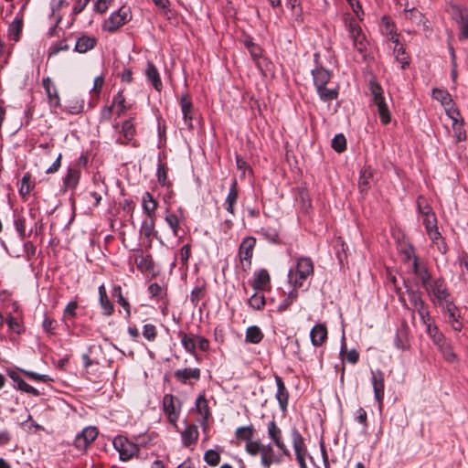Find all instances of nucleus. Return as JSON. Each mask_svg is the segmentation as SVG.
<instances>
[{"label":"nucleus","instance_id":"nucleus-58","mask_svg":"<svg viewBox=\"0 0 468 468\" xmlns=\"http://www.w3.org/2000/svg\"><path fill=\"white\" fill-rule=\"evenodd\" d=\"M30 175L28 173L25 174L21 179V186L19 188V193L21 196L25 197L30 193L31 185H30Z\"/></svg>","mask_w":468,"mask_h":468},{"label":"nucleus","instance_id":"nucleus-46","mask_svg":"<svg viewBox=\"0 0 468 468\" xmlns=\"http://www.w3.org/2000/svg\"><path fill=\"white\" fill-rule=\"evenodd\" d=\"M112 295L117 297V303L126 311L127 317L131 315L130 304L128 301L122 296V288L120 285L113 287Z\"/></svg>","mask_w":468,"mask_h":468},{"label":"nucleus","instance_id":"nucleus-30","mask_svg":"<svg viewBox=\"0 0 468 468\" xmlns=\"http://www.w3.org/2000/svg\"><path fill=\"white\" fill-rule=\"evenodd\" d=\"M178 336L181 339V344L184 347V349L188 352L189 354L193 355L194 356H197L196 348H197V340L196 335H187L185 332L180 331L178 333Z\"/></svg>","mask_w":468,"mask_h":468},{"label":"nucleus","instance_id":"nucleus-41","mask_svg":"<svg viewBox=\"0 0 468 468\" xmlns=\"http://www.w3.org/2000/svg\"><path fill=\"white\" fill-rule=\"evenodd\" d=\"M316 91L324 101H330L337 98L338 92L335 88H327L326 85L316 88Z\"/></svg>","mask_w":468,"mask_h":468},{"label":"nucleus","instance_id":"nucleus-28","mask_svg":"<svg viewBox=\"0 0 468 468\" xmlns=\"http://www.w3.org/2000/svg\"><path fill=\"white\" fill-rule=\"evenodd\" d=\"M97 39L94 37L83 35L80 37L75 45V50L79 53H85L94 48Z\"/></svg>","mask_w":468,"mask_h":468},{"label":"nucleus","instance_id":"nucleus-38","mask_svg":"<svg viewBox=\"0 0 468 468\" xmlns=\"http://www.w3.org/2000/svg\"><path fill=\"white\" fill-rule=\"evenodd\" d=\"M263 338V333L260 327L252 325L247 328L245 340L250 344H259Z\"/></svg>","mask_w":468,"mask_h":468},{"label":"nucleus","instance_id":"nucleus-48","mask_svg":"<svg viewBox=\"0 0 468 468\" xmlns=\"http://www.w3.org/2000/svg\"><path fill=\"white\" fill-rule=\"evenodd\" d=\"M417 208L420 217L435 214L426 198L422 196H420L417 199Z\"/></svg>","mask_w":468,"mask_h":468},{"label":"nucleus","instance_id":"nucleus-36","mask_svg":"<svg viewBox=\"0 0 468 468\" xmlns=\"http://www.w3.org/2000/svg\"><path fill=\"white\" fill-rule=\"evenodd\" d=\"M452 127L453 134L458 142L464 141L466 139V130L464 119H452Z\"/></svg>","mask_w":468,"mask_h":468},{"label":"nucleus","instance_id":"nucleus-12","mask_svg":"<svg viewBox=\"0 0 468 468\" xmlns=\"http://www.w3.org/2000/svg\"><path fill=\"white\" fill-rule=\"evenodd\" d=\"M133 108V103L128 101L123 95V91H118L112 98L111 112L118 116L128 113Z\"/></svg>","mask_w":468,"mask_h":468},{"label":"nucleus","instance_id":"nucleus-25","mask_svg":"<svg viewBox=\"0 0 468 468\" xmlns=\"http://www.w3.org/2000/svg\"><path fill=\"white\" fill-rule=\"evenodd\" d=\"M198 430L197 427L194 424L188 425L182 432V443L185 447H189L192 444H195L198 439Z\"/></svg>","mask_w":468,"mask_h":468},{"label":"nucleus","instance_id":"nucleus-57","mask_svg":"<svg viewBox=\"0 0 468 468\" xmlns=\"http://www.w3.org/2000/svg\"><path fill=\"white\" fill-rule=\"evenodd\" d=\"M16 388L35 397H38L40 395L37 388L27 384L23 378L19 379Z\"/></svg>","mask_w":468,"mask_h":468},{"label":"nucleus","instance_id":"nucleus-18","mask_svg":"<svg viewBox=\"0 0 468 468\" xmlns=\"http://www.w3.org/2000/svg\"><path fill=\"white\" fill-rule=\"evenodd\" d=\"M255 245L256 239L253 237H247L242 240L239 248V256L241 261H246L250 264Z\"/></svg>","mask_w":468,"mask_h":468},{"label":"nucleus","instance_id":"nucleus-11","mask_svg":"<svg viewBox=\"0 0 468 468\" xmlns=\"http://www.w3.org/2000/svg\"><path fill=\"white\" fill-rule=\"evenodd\" d=\"M432 98L441 102L448 117H453L454 114H459L457 109L454 107L452 97L447 90L433 89Z\"/></svg>","mask_w":468,"mask_h":468},{"label":"nucleus","instance_id":"nucleus-54","mask_svg":"<svg viewBox=\"0 0 468 468\" xmlns=\"http://www.w3.org/2000/svg\"><path fill=\"white\" fill-rule=\"evenodd\" d=\"M409 298H410V304L413 306V308L418 311L420 309H421L422 307L426 306L420 292H414V291H410L409 292Z\"/></svg>","mask_w":468,"mask_h":468},{"label":"nucleus","instance_id":"nucleus-29","mask_svg":"<svg viewBox=\"0 0 468 468\" xmlns=\"http://www.w3.org/2000/svg\"><path fill=\"white\" fill-rule=\"evenodd\" d=\"M280 459L275 456L273 448L271 445H263L261 452V463L263 467L270 468L273 463H279Z\"/></svg>","mask_w":468,"mask_h":468},{"label":"nucleus","instance_id":"nucleus-1","mask_svg":"<svg viewBox=\"0 0 468 468\" xmlns=\"http://www.w3.org/2000/svg\"><path fill=\"white\" fill-rule=\"evenodd\" d=\"M314 271L312 260L309 257H300L297 259L296 265L290 268L288 271V282L294 288H302L308 278L314 275Z\"/></svg>","mask_w":468,"mask_h":468},{"label":"nucleus","instance_id":"nucleus-32","mask_svg":"<svg viewBox=\"0 0 468 468\" xmlns=\"http://www.w3.org/2000/svg\"><path fill=\"white\" fill-rule=\"evenodd\" d=\"M382 33L386 35L389 40L399 44V36L395 30V25L389 20L388 17L384 16L382 18Z\"/></svg>","mask_w":468,"mask_h":468},{"label":"nucleus","instance_id":"nucleus-3","mask_svg":"<svg viewBox=\"0 0 468 468\" xmlns=\"http://www.w3.org/2000/svg\"><path fill=\"white\" fill-rule=\"evenodd\" d=\"M425 290L435 304H441L442 303L449 302V292L443 280L437 279L431 281L430 284L425 287Z\"/></svg>","mask_w":468,"mask_h":468},{"label":"nucleus","instance_id":"nucleus-59","mask_svg":"<svg viewBox=\"0 0 468 468\" xmlns=\"http://www.w3.org/2000/svg\"><path fill=\"white\" fill-rule=\"evenodd\" d=\"M263 445L260 441L251 440L246 443V451L249 454L255 456L261 453Z\"/></svg>","mask_w":468,"mask_h":468},{"label":"nucleus","instance_id":"nucleus-6","mask_svg":"<svg viewBox=\"0 0 468 468\" xmlns=\"http://www.w3.org/2000/svg\"><path fill=\"white\" fill-rule=\"evenodd\" d=\"M292 440L296 460L300 468H307L305 461L308 456L307 448L302 434L296 429H292Z\"/></svg>","mask_w":468,"mask_h":468},{"label":"nucleus","instance_id":"nucleus-13","mask_svg":"<svg viewBox=\"0 0 468 468\" xmlns=\"http://www.w3.org/2000/svg\"><path fill=\"white\" fill-rule=\"evenodd\" d=\"M97 436L98 430L95 427H86L76 436L74 444L80 450H86Z\"/></svg>","mask_w":468,"mask_h":468},{"label":"nucleus","instance_id":"nucleus-9","mask_svg":"<svg viewBox=\"0 0 468 468\" xmlns=\"http://www.w3.org/2000/svg\"><path fill=\"white\" fill-rule=\"evenodd\" d=\"M185 219V210L182 207H178L176 211L166 210L165 220L171 229L174 237H180V226Z\"/></svg>","mask_w":468,"mask_h":468},{"label":"nucleus","instance_id":"nucleus-27","mask_svg":"<svg viewBox=\"0 0 468 468\" xmlns=\"http://www.w3.org/2000/svg\"><path fill=\"white\" fill-rule=\"evenodd\" d=\"M135 264L138 270L143 273H152L154 271V261L150 255L139 254L135 257Z\"/></svg>","mask_w":468,"mask_h":468},{"label":"nucleus","instance_id":"nucleus-23","mask_svg":"<svg viewBox=\"0 0 468 468\" xmlns=\"http://www.w3.org/2000/svg\"><path fill=\"white\" fill-rule=\"evenodd\" d=\"M238 197H239L238 182H237V179L234 178L232 180L229 191V193L226 197V199L224 201L225 209L232 215L235 214L234 206L237 203Z\"/></svg>","mask_w":468,"mask_h":468},{"label":"nucleus","instance_id":"nucleus-56","mask_svg":"<svg viewBox=\"0 0 468 468\" xmlns=\"http://www.w3.org/2000/svg\"><path fill=\"white\" fill-rule=\"evenodd\" d=\"M77 308H78V302L77 301H71L69 302L67 306L64 309L63 312V318L65 320L67 319H73L77 315Z\"/></svg>","mask_w":468,"mask_h":468},{"label":"nucleus","instance_id":"nucleus-61","mask_svg":"<svg viewBox=\"0 0 468 468\" xmlns=\"http://www.w3.org/2000/svg\"><path fill=\"white\" fill-rule=\"evenodd\" d=\"M113 1L114 0H96L94 3V11L100 14L105 13Z\"/></svg>","mask_w":468,"mask_h":468},{"label":"nucleus","instance_id":"nucleus-35","mask_svg":"<svg viewBox=\"0 0 468 468\" xmlns=\"http://www.w3.org/2000/svg\"><path fill=\"white\" fill-rule=\"evenodd\" d=\"M84 103L77 99H72L65 101L63 105L62 112L71 115L79 114L82 112Z\"/></svg>","mask_w":468,"mask_h":468},{"label":"nucleus","instance_id":"nucleus-49","mask_svg":"<svg viewBox=\"0 0 468 468\" xmlns=\"http://www.w3.org/2000/svg\"><path fill=\"white\" fill-rule=\"evenodd\" d=\"M445 303L444 314L447 317V323L458 320L460 318V314L458 313L457 307L450 301Z\"/></svg>","mask_w":468,"mask_h":468},{"label":"nucleus","instance_id":"nucleus-53","mask_svg":"<svg viewBox=\"0 0 468 468\" xmlns=\"http://www.w3.org/2000/svg\"><path fill=\"white\" fill-rule=\"evenodd\" d=\"M204 461L210 466H217L220 463V454L214 450H207L204 454Z\"/></svg>","mask_w":468,"mask_h":468},{"label":"nucleus","instance_id":"nucleus-21","mask_svg":"<svg viewBox=\"0 0 468 468\" xmlns=\"http://www.w3.org/2000/svg\"><path fill=\"white\" fill-rule=\"evenodd\" d=\"M174 376L177 381L186 384L190 379L198 380L200 378L201 372L197 367H186L183 369L176 370Z\"/></svg>","mask_w":468,"mask_h":468},{"label":"nucleus","instance_id":"nucleus-50","mask_svg":"<svg viewBox=\"0 0 468 468\" xmlns=\"http://www.w3.org/2000/svg\"><path fill=\"white\" fill-rule=\"evenodd\" d=\"M332 148L337 153H342L346 150V140L344 134L338 133L333 138Z\"/></svg>","mask_w":468,"mask_h":468},{"label":"nucleus","instance_id":"nucleus-64","mask_svg":"<svg viewBox=\"0 0 468 468\" xmlns=\"http://www.w3.org/2000/svg\"><path fill=\"white\" fill-rule=\"evenodd\" d=\"M356 420L363 426V431H365L367 428V411L363 408H359L356 411Z\"/></svg>","mask_w":468,"mask_h":468},{"label":"nucleus","instance_id":"nucleus-4","mask_svg":"<svg viewBox=\"0 0 468 468\" xmlns=\"http://www.w3.org/2000/svg\"><path fill=\"white\" fill-rule=\"evenodd\" d=\"M37 210L35 208L29 209V217L31 222H28V219L24 216H18L15 219V228L18 236L21 239H25L28 237L34 230V228L37 227L36 215Z\"/></svg>","mask_w":468,"mask_h":468},{"label":"nucleus","instance_id":"nucleus-10","mask_svg":"<svg viewBox=\"0 0 468 468\" xmlns=\"http://www.w3.org/2000/svg\"><path fill=\"white\" fill-rule=\"evenodd\" d=\"M371 382L374 390V397L378 404V408L381 410L384 399V390H385V380H384V373L380 370H372L371 371Z\"/></svg>","mask_w":468,"mask_h":468},{"label":"nucleus","instance_id":"nucleus-26","mask_svg":"<svg viewBox=\"0 0 468 468\" xmlns=\"http://www.w3.org/2000/svg\"><path fill=\"white\" fill-rule=\"evenodd\" d=\"M312 75L315 88L325 86L331 79V72L323 67L313 69Z\"/></svg>","mask_w":468,"mask_h":468},{"label":"nucleus","instance_id":"nucleus-55","mask_svg":"<svg viewBox=\"0 0 468 468\" xmlns=\"http://www.w3.org/2000/svg\"><path fill=\"white\" fill-rule=\"evenodd\" d=\"M157 181L162 186H170V182L167 179V167L165 164L159 163L157 168Z\"/></svg>","mask_w":468,"mask_h":468},{"label":"nucleus","instance_id":"nucleus-52","mask_svg":"<svg viewBox=\"0 0 468 468\" xmlns=\"http://www.w3.org/2000/svg\"><path fill=\"white\" fill-rule=\"evenodd\" d=\"M179 104L183 117H189L188 115L192 112L193 104L188 94H183L181 96Z\"/></svg>","mask_w":468,"mask_h":468},{"label":"nucleus","instance_id":"nucleus-8","mask_svg":"<svg viewBox=\"0 0 468 468\" xmlns=\"http://www.w3.org/2000/svg\"><path fill=\"white\" fill-rule=\"evenodd\" d=\"M369 89L380 117H390L388 106L383 97V90L380 85L372 80L369 82Z\"/></svg>","mask_w":468,"mask_h":468},{"label":"nucleus","instance_id":"nucleus-47","mask_svg":"<svg viewBox=\"0 0 468 468\" xmlns=\"http://www.w3.org/2000/svg\"><path fill=\"white\" fill-rule=\"evenodd\" d=\"M248 303L254 310H261L265 305V297L262 293L256 292L250 297Z\"/></svg>","mask_w":468,"mask_h":468},{"label":"nucleus","instance_id":"nucleus-31","mask_svg":"<svg viewBox=\"0 0 468 468\" xmlns=\"http://www.w3.org/2000/svg\"><path fill=\"white\" fill-rule=\"evenodd\" d=\"M148 80L152 83L156 90H161L163 84L159 76V72L155 66L152 62L147 63V69L145 71Z\"/></svg>","mask_w":468,"mask_h":468},{"label":"nucleus","instance_id":"nucleus-5","mask_svg":"<svg viewBox=\"0 0 468 468\" xmlns=\"http://www.w3.org/2000/svg\"><path fill=\"white\" fill-rule=\"evenodd\" d=\"M130 19V9L122 6L104 22L103 28L109 32H114L119 27L126 24Z\"/></svg>","mask_w":468,"mask_h":468},{"label":"nucleus","instance_id":"nucleus-39","mask_svg":"<svg viewBox=\"0 0 468 468\" xmlns=\"http://www.w3.org/2000/svg\"><path fill=\"white\" fill-rule=\"evenodd\" d=\"M353 48L355 50L357 51V53L360 56V58H357V61H367L368 60L367 41L366 37L353 42Z\"/></svg>","mask_w":468,"mask_h":468},{"label":"nucleus","instance_id":"nucleus-37","mask_svg":"<svg viewBox=\"0 0 468 468\" xmlns=\"http://www.w3.org/2000/svg\"><path fill=\"white\" fill-rule=\"evenodd\" d=\"M346 27L349 37L352 39L353 42L366 37L362 32L361 27L359 26L356 19H350Z\"/></svg>","mask_w":468,"mask_h":468},{"label":"nucleus","instance_id":"nucleus-19","mask_svg":"<svg viewBox=\"0 0 468 468\" xmlns=\"http://www.w3.org/2000/svg\"><path fill=\"white\" fill-rule=\"evenodd\" d=\"M456 22L460 30L458 39L463 42L468 39V9H458V14L456 15Z\"/></svg>","mask_w":468,"mask_h":468},{"label":"nucleus","instance_id":"nucleus-42","mask_svg":"<svg viewBox=\"0 0 468 468\" xmlns=\"http://www.w3.org/2000/svg\"><path fill=\"white\" fill-rule=\"evenodd\" d=\"M121 128H122V133L123 134L124 140L122 141L120 138V139H118V142H120L121 144H124L126 142L131 141L134 134V127H133V124L132 123V122L129 119L123 121Z\"/></svg>","mask_w":468,"mask_h":468},{"label":"nucleus","instance_id":"nucleus-40","mask_svg":"<svg viewBox=\"0 0 468 468\" xmlns=\"http://www.w3.org/2000/svg\"><path fill=\"white\" fill-rule=\"evenodd\" d=\"M254 428L252 425L239 427L236 430V437L238 440L245 441L246 443L252 440L254 436Z\"/></svg>","mask_w":468,"mask_h":468},{"label":"nucleus","instance_id":"nucleus-24","mask_svg":"<svg viewBox=\"0 0 468 468\" xmlns=\"http://www.w3.org/2000/svg\"><path fill=\"white\" fill-rule=\"evenodd\" d=\"M142 207L144 213L147 218H155V212L158 207V202L149 192H144L142 197Z\"/></svg>","mask_w":468,"mask_h":468},{"label":"nucleus","instance_id":"nucleus-43","mask_svg":"<svg viewBox=\"0 0 468 468\" xmlns=\"http://www.w3.org/2000/svg\"><path fill=\"white\" fill-rule=\"evenodd\" d=\"M438 350L447 362L454 363L458 361L457 355L453 352L452 346L449 342L439 347Z\"/></svg>","mask_w":468,"mask_h":468},{"label":"nucleus","instance_id":"nucleus-60","mask_svg":"<svg viewBox=\"0 0 468 468\" xmlns=\"http://www.w3.org/2000/svg\"><path fill=\"white\" fill-rule=\"evenodd\" d=\"M156 328L154 324H147L144 325L143 335L145 339L148 341H154L156 337Z\"/></svg>","mask_w":468,"mask_h":468},{"label":"nucleus","instance_id":"nucleus-33","mask_svg":"<svg viewBox=\"0 0 468 468\" xmlns=\"http://www.w3.org/2000/svg\"><path fill=\"white\" fill-rule=\"evenodd\" d=\"M413 271L415 275L421 281L422 286L427 287L431 281V276L425 267H420L418 262V258L414 257L413 260Z\"/></svg>","mask_w":468,"mask_h":468},{"label":"nucleus","instance_id":"nucleus-63","mask_svg":"<svg viewBox=\"0 0 468 468\" xmlns=\"http://www.w3.org/2000/svg\"><path fill=\"white\" fill-rule=\"evenodd\" d=\"M205 290L202 286H196L190 294V300L194 304H197L198 302L204 297Z\"/></svg>","mask_w":468,"mask_h":468},{"label":"nucleus","instance_id":"nucleus-34","mask_svg":"<svg viewBox=\"0 0 468 468\" xmlns=\"http://www.w3.org/2000/svg\"><path fill=\"white\" fill-rule=\"evenodd\" d=\"M197 411L202 416V424H205L210 415L207 400L204 395H199L196 399Z\"/></svg>","mask_w":468,"mask_h":468},{"label":"nucleus","instance_id":"nucleus-44","mask_svg":"<svg viewBox=\"0 0 468 468\" xmlns=\"http://www.w3.org/2000/svg\"><path fill=\"white\" fill-rule=\"evenodd\" d=\"M80 179V171L75 168H69L64 178V185L67 187L73 188L77 186Z\"/></svg>","mask_w":468,"mask_h":468},{"label":"nucleus","instance_id":"nucleus-45","mask_svg":"<svg viewBox=\"0 0 468 468\" xmlns=\"http://www.w3.org/2000/svg\"><path fill=\"white\" fill-rule=\"evenodd\" d=\"M23 24L21 20L15 19L8 28V37L14 41H18L22 32Z\"/></svg>","mask_w":468,"mask_h":468},{"label":"nucleus","instance_id":"nucleus-16","mask_svg":"<svg viewBox=\"0 0 468 468\" xmlns=\"http://www.w3.org/2000/svg\"><path fill=\"white\" fill-rule=\"evenodd\" d=\"M275 382L277 386V392L275 398L278 400L281 410L282 412H285L287 410L289 402V392L281 377L275 376Z\"/></svg>","mask_w":468,"mask_h":468},{"label":"nucleus","instance_id":"nucleus-17","mask_svg":"<svg viewBox=\"0 0 468 468\" xmlns=\"http://www.w3.org/2000/svg\"><path fill=\"white\" fill-rule=\"evenodd\" d=\"M328 335L327 328L324 324H315L310 331L312 345L315 347L323 346Z\"/></svg>","mask_w":468,"mask_h":468},{"label":"nucleus","instance_id":"nucleus-62","mask_svg":"<svg viewBox=\"0 0 468 468\" xmlns=\"http://www.w3.org/2000/svg\"><path fill=\"white\" fill-rule=\"evenodd\" d=\"M404 13L405 18L410 20H417L421 16V14L418 9L414 6H410L408 4L405 5Z\"/></svg>","mask_w":468,"mask_h":468},{"label":"nucleus","instance_id":"nucleus-20","mask_svg":"<svg viewBox=\"0 0 468 468\" xmlns=\"http://www.w3.org/2000/svg\"><path fill=\"white\" fill-rule=\"evenodd\" d=\"M271 276L267 270L261 269L254 273L252 282L253 289L257 291H266L270 288Z\"/></svg>","mask_w":468,"mask_h":468},{"label":"nucleus","instance_id":"nucleus-22","mask_svg":"<svg viewBox=\"0 0 468 468\" xmlns=\"http://www.w3.org/2000/svg\"><path fill=\"white\" fill-rule=\"evenodd\" d=\"M421 218L429 238L431 240L438 239L440 238V231L437 227L436 215L429 214L428 216H422Z\"/></svg>","mask_w":468,"mask_h":468},{"label":"nucleus","instance_id":"nucleus-14","mask_svg":"<svg viewBox=\"0 0 468 468\" xmlns=\"http://www.w3.org/2000/svg\"><path fill=\"white\" fill-rule=\"evenodd\" d=\"M42 85L47 93L48 102L51 108H53L55 113H58L57 111L58 108H60V100L58 97V92L56 86L53 84L51 79L49 77L44 78L42 80Z\"/></svg>","mask_w":468,"mask_h":468},{"label":"nucleus","instance_id":"nucleus-15","mask_svg":"<svg viewBox=\"0 0 468 468\" xmlns=\"http://www.w3.org/2000/svg\"><path fill=\"white\" fill-rule=\"evenodd\" d=\"M267 430L269 437L273 441L279 450L282 451L284 455L289 456L290 452L282 441V431L274 420L269 422Z\"/></svg>","mask_w":468,"mask_h":468},{"label":"nucleus","instance_id":"nucleus-2","mask_svg":"<svg viewBox=\"0 0 468 468\" xmlns=\"http://www.w3.org/2000/svg\"><path fill=\"white\" fill-rule=\"evenodd\" d=\"M112 444L119 452L120 460L122 462L130 461L139 452L138 445L122 435L116 436L112 441Z\"/></svg>","mask_w":468,"mask_h":468},{"label":"nucleus","instance_id":"nucleus-51","mask_svg":"<svg viewBox=\"0 0 468 468\" xmlns=\"http://www.w3.org/2000/svg\"><path fill=\"white\" fill-rule=\"evenodd\" d=\"M154 219L155 218H147L143 221L142 227H141V233L145 238H150L154 230Z\"/></svg>","mask_w":468,"mask_h":468},{"label":"nucleus","instance_id":"nucleus-7","mask_svg":"<svg viewBox=\"0 0 468 468\" xmlns=\"http://www.w3.org/2000/svg\"><path fill=\"white\" fill-rule=\"evenodd\" d=\"M163 408L169 422L176 424L181 411L180 400L171 394H165L163 399Z\"/></svg>","mask_w":468,"mask_h":468}]
</instances>
